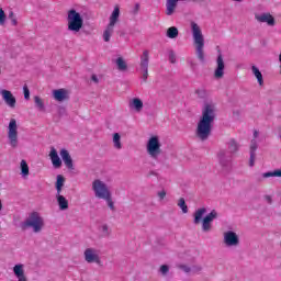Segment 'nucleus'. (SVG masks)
I'll list each match as a JSON object with an SVG mask.
<instances>
[{
  "instance_id": "1",
  "label": "nucleus",
  "mask_w": 281,
  "mask_h": 281,
  "mask_svg": "<svg viewBox=\"0 0 281 281\" xmlns=\"http://www.w3.org/2000/svg\"><path fill=\"white\" fill-rule=\"evenodd\" d=\"M214 117H216L214 114V106L210 104L204 105L202 116L200 117L195 130L196 138L201 142L207 140L212 135V124H214Z\"/></svg>"
},
{
  "instance_id": "2",
  "label": "nucleus",
  "mask_w": 281,
  "mask_h": 281,
  "mask_svg": "<svg viewBox=\"0 0 281 281\" xmlns=\"http://www.w3.org/2000/svg\"><path fill=\"white\" fill-rule=\"evenodd\" d=\"M205 212H207L205 207L198 209L193 214V223L194 225L202 223V232H211L212 223L214 222V218L218 217V213L216 210H213L203 218Z\"/></svg>"
},
{
  "instance_id": "3",
  "label": "nucleus",
  "mask_w": 281,
  "mask_h": 281,
  "mask_svg": "<svg viewBox=\"0 0 281 281\" xmlns=\"http://www.w3.org/2000/svg\"><path fill=\"white\" fill-rule=\"evenodd\" d=\"M191 29L195 45V54L201 63H205V52L203 50V47H205V40L203 38L201 27L196 22H191Z\"/></svg>"
},
{
  "instance_id": "4",
  "label": "nucleus",
  "mask_w": 281,
  "mask_h": 281,
  "mask_svg": "<svg viewBox=\"0 0 281 281\" xmlns=\"http://www.w3.org/2000/svg\"><path fill=\"white\" fill-rule=\"evenodd\" d=\"M67 25L69 32L78 34V32H80L85 25L82 14H80V12L76 11L75 9H70L67 12Z\"/></svg>"
},
{
  "instance_id": "5",
  "label": "nucleus",
  "mask_w": 281,
  "mask_h": 281,
  "mask_svg": "<svg viewBox=\"0 0 281 281\" xmlns=\"http://www.w3.org/2000/svg\"><path fill=\"white\" fill-rule=\"evenodd\" d=\"M45 222L43 217L36 212L31 213L29 218L22 224V229H26L27 227H33L35 234H38L41 229H43Z\"/></svg>"
},
{
  "instance_id": "6",
  "label": "nucleus",
  "mask_w": 281,
  "mask_h": 281,
  "mask_svg": "<svg viewBox=\"0 0 281 281\" xmlns=\"http://www.w3.org/2000/svg\"><path fill=\"white\" fill-rule=\"evenodd\" d=\"M120 21V7H115L112 14L110 15V22L103 32V41L109 43L111 41V36H113V32L115 30V23Z\"/></svg>"
},
{
  "instance_id": "7",
  "label": "nucleus",
  "mask_w": 281,
  "mask_h": 281,
  "mask_svg": "<svg viewBox=\"0 0 281 281\" xmlns=\"http://www.w3.org/2000/svg\"><path fill=\"white\" fill-rule=\"evenodd\" d=\"M92 190L97 199H109V196L111 195L109 187L100 179L93 180Z\"/></svg>"
},
{
  "instance_id": "8",
  "label": "nucleus",
  "mask_w": 281,
  "mask_h": 281,
  "mask_svg": "<svg viewBox=\"0 0 281 281\" xmlns=\"http://www.w3.org/2000/svg\"><path fill=\"white\" fill-rule=\"evenodd\" d=\"M8 138L12 148H16V146H19V125L16 124V119H11L9 122Z\"/></svg>"
},
{
  "instance_id": "9",
  "label": "nucleus",
  "mask_w": 281,
  "mask_h": 281,
  "mask_svg": "<svg viewBox=\"0 0 281 281\" xmlns=\"http://www.w3.org/2000/svg\"><path fill=\"white\" fill-rule=\"evenodd\" d=\"M147 153L151 159H157L161 155V143L159 136H151L147 142Z\"/></svg>"
},
{
  "instance_id": "10",
  "label": "nucleus",
  "mask_w": 281,
  "mask_h": 281,
  "mask_svg": "<svg viewBox=\"0 0 281 281\" xmlns=\"http://www.w3.org/2000/svg\"><path fill=\"white\" fill-rule=\"evenodd\" d=\"M83 257L86 262H88L89 265L91 263H95V265H100L101 260H100V254L98 252V250L95 248H87L83 251Z\"/></svg>"
},
{
  "instance_id": "11",
  "label": "nucleus",
  "mask_w": 281,
  "mask_h": 281,
  "mask_svg": "<svg viewBox=\"0 0 281 281\" xmlns=\"http://www.w3.org/2000/svg\"><path fill=\"white\" fill-rule=\"evenodd\" d=\"M224 244L226 247H238L240 239L235 232L228 231L224 233Z\"/></svg>"
},
{
  "instance_id": "12",
  "label": "nucleus",
  "mask_w": 281,
  "mask_h": 281,
  "mask_svg": "<svg viewBox=\"0 0 281 281\" xmlns=\"http://www.w3.org/2000/svg\"><path fill=\"white\" fill-rule=\"evenodd\" d=\"M223 76H225V60L223 59V54L218 50L214 78L221 79Z\"/></svg>"
},
{
  "instance_id": "13",
  "label": "nucleus",
  "mask_w": 281,
  "mask_h": 281,
  "mask_svg": "<svg viewBox=\"0 0 281 281\" xmlns=\"http://www.w3.org/2000/svg\"><path fill=\"white\" fill-rule=\"evenodd\" d=\"M2 100H4L5 104L9 105L10 109L16 108V98L12 94L10 90H1Z\"/></svg>"
},
{
  "instance_id": "14",
  "label": "nucleus",
  "mask_w": 281,
  "mask_h": 281,
  "mask_svg": "<svg viewBox=\"0 0 281 281\" xmlns=\"http://www.w3.org/2000/svg\"><path fill=\"white\" fill-rule=\"evenodd\" d=\"M255 19L259 23H267L270 26L276 25V18H273V15H271V13L256 14Z\"/></svg>"
},
{
  "instance_id": "15",
  "label": "nucleus",
  "mask_w": 281,
  "mask_h": 281,
  "mask_svg": "<svg viewBox=\"0 0 281 281\" xmlns=\"http://www.w3.org/2000/svg\"><path fill=\"white\" fill-rule=\"evenodd\" d=\"M53 98L57 102H65V100H69V91L64 88L53 90Z\"/></svg>"
},
{
  "instance_id": "16",
  "label": "nucleus",
  "mask_w": 281,
  "mask_h": 281,
  "mask_svg": "<svg viewBox=\"0 0 281 281\" xmlns=\"http://www.w3.org/2000/svg\"><path fill=\"white\" fill-rule=\"evenodd\" d=\"M65 166L69 168V170H74V160L71 159V155L67 149H61L59 153Z\"/></svg>"
},
{
  "instance_id": "17",
  "label": "nucleus",
  "mask_w": 281,
  "mask_h": 281,
  "mask_svg": "<svg viewBox=\"0 0 281 281\" xmlns=\"http://www.w3.org/2000/svg\"><path fill=\"white\" fill-rule=\"evenodd\" d=\"M49 157L54 168H60V166H63V160H60V157L58 156V151H56V148H50Z\"/></svg>"
},
{
  "instance_id": "18",
  "label": "nucleus",
  "mask_w": 281,
  "mask_h": 281,
  "mask_svg": "<svg viewBox=\"0 0 281 281\" xmlns=\"http://www.w3.org/2000/svg\"><path fill=\"white\" fill-rule=\"evenodd\" d=\"M13 273L16 276L19 281H27L25 277V270H23V265H15L13 267Z\"/></svg>"
},
{
  "instance_id": "19",
  "label": "nucleus",
  "mask_w": 281,
  "mask_h": 281,
  "mask_svg": "<svg viewBox=\"0 0 281 281\" xmlns=\"http://www.w3.org/2000/svg\"><path fill=\"white\" fill-rule=\"evenodd\" d=\"M148 63H150V53L148 50H144L140 56V70L148 69Z\"/></svg>"
},
{
  "instance_id": "20",
  "label": "nucleus",
  "mask_w": 281,
  "mask_h": 281,
  "mask_svg": "<svg viewBox=\"0 0 281 281\" xmlns=\"http://www.w3.org/2000/svg\"><path fill=\"white\" fill-rule=\"evenodd\" d=\"M130 108L134 109L137 113H139V112H142V109H144V101H142V99H139V98H134L130 102Z\"/></svg>"
},
{
  "instance_id": "21",
  "label": "nucleus",
  "mask_w": 281,
  "mask_h": 281,
  "mask_svg": "<svg viewBox=\"0 0 281 281\" xmlns=\"http://www.w3.org/2000/svg\"><path fill=\"white\" fill-rule=\"evenodd\" d=\"M59 210H69V201L65 195H56Z\"/></svg>"
},
{
  "instance_id": "22",
  "label": "nucleus",
  "mask_w": 281,
  "mask_h": 281,
  "mask_svg": "<svg viewBox=\"0 0 281 281\" xmlns=\"http://www.w3.org/2000/svg\"><path fill=\"white\" fill-rule=\"evenodd\" d=\"M116 67L119 71H126L128 69V65L126 64V60H124L123 57L116 58Z\"/></svg>"
},
{
  "instance_id": "23",
  "label": "nucleus",
  "mask_w": 281,
  "mask_h": 281,
  "mask_svg": "<svg viewBox=\"0 0 281 281\" xmlns=\"http://www.w3.org/2000/svg\"><path fill=\"white\" fill-rule=\"evenodd\" d=\"M20 169H21V175L23 177H30V166H27V161H25L24 159L21 160L20 162Z\"/></svg>"
},
{
  "instance_id": "24",
  "label": "nucleus",
  "mask_w": 281,
  "mask_h": 281,
  "mask_svg": "<svg viewBox=\"0 0 281 281\" xmlns=\"http://www.w3.org/2000/svg\"><path fill=\"white\" fill-rule=\"evenodd\" d=\"M113 144L116 150H122V136H120V133L113 134Z\"/></svg>"
},
{
  "instance_id": "25",
  "label": "nucleus",
  "mask_w": 281,
  "mask_h": 281,
  "mask_svg": "<svg viewBox=\"0 0 281 281\" xmlns=\"http://www.w3.org/2000/svg\"><path fill=\"white\" fill-rule=\"evenodd\" d=\"M252 74L257 78L260 87H262V85L265 83V80L262 79V72H260V69H258V67L256 66H252Z\"/></svg>"
},
{
  "instance_id": "26",
  "label": "nucleus",
  "mask_w": 281,
  "mask_h": 281,
  "mask_svg": "<svg viewBox=\"0 0 281 281\" xmlns=\"http://www.w3.org/2000/svg\"><path fill=\"white\" fill-rule=\"evenodd\" d=\"M177 36H179V29H177L176 26H170L167 30V37L168 38H177Z\"/></svg>"
},
{
  "instance_id": "27",
  "label": "nucleus",
  "mask_w": 281,
  "mask_h": 281,
  "mask_svg": "<svg viewBox=\"0 0 281 281\" xmlns=\"http://www.w3.org/2000/svg\"><path fill=\"white\" fill-rule=\"evenodd\" d=\"M34 102L40 111H45V103L43 102V99H41V97H34Z\"/></svg>"
},
{
  "instance_id": "28",
  "label": "nucleus",
  "mask_w": 281,
  "mask_h": 281,
  "mask_svg": "<svg viewBox=\"0 0 281 281\" xmlns=\"http://www.w3.org/2000/svg\"><path fill=\"white\" fill-rule=\"evenodd\" d=\"M228 150L229 153H238V143L235 139L228 142Z\"/></svg>"
},
{
  "instance_id": "29",
  "label": "nucleus",
  "mask_w": 281,
  "mask_h": 281,
  "mask_svg": "<svg viewBox=\"0 0 281 281\" xmlns=\"http://www.w3.org/2000/svg\"><path fill=\"white\" fill-rule=\"evenodd\" d=\"M178 206L182 210L183 214H188V204H186V199L180 198Z\"/></svg>"
},
{
  "instance_id": "30",
  "label": "nucleus",
  "mask_w": 281,
  "mask_h": 281,
  "mask_svg": "<svg viewBox=\"0 0 281 281\" xmlns=\"http://www.w3.org/2000/svg\"><path fill=\"white\" fill-rule=\"evenodd\" d=\"M64 186H65V177L63 175H58L56 187L63 188Z\"/></svg>"
},
{
  "instance_id": "31",
  "label": "nucleus",
  "mask_w": 281,
  "mask_h": 281,
  "mask_svg": "<svg viewBox=\"0 0 281 281\" xmlns=\"http://www.w3.org/2000/svg\"><path fill=\"white\" fill-rule=\"evenodd\" d=\"M256 150H258V144L252 139L250 143V155H256Z\"/></svg>"
},
{
  "instance_id": "32",
  "label": "nucleus",
  "mask_w": 281,
  "mask_h": 281,
  "mask_svg": "<svg viewBox=\"0 0 281 281\" xmlns=\"http://www.w3.org/2000/svg\"><path fill=\"white\" fill-rule=\"evenodd\" d=\"M104 201H106L108 206L110 210H115V205L113 204V200L111 199V194L108 198H103Z\"/></svg>"
},
{
  "instance_id": "33",
  "label": "nucleus",
  "mask_w": 281,
  "mask_h": 281,
  "mask_svg": "<svg viewBox=\"0 0 281 281\" xmlns=\"http://www.w3.org/2000/svg\"><path fill=\"white\" fill-rule=\"evenodd\" d=\"M0 25H5V11L0 8Z\"/></svg>"
},
{
  "instance_id": "34",
  "label": "nucleus",
  "mask_w": 281,
  "mask_h": 281,
  "mask_svg": "<svg viewBox=\"0 0 281 281\" xmlns=\"http://www.w3.org/2000/svg\"><path fill=\"white\" fill-rule=\"evenodd\" d=\"M23 93H24V100H30V88H27V85L23 86Z\"/></svg>"
},
{
  "instance_id": "35",
  "label": "nucleus",
  "mask_w": 281,
  "mask_h": 281,
  "mask_svg": "<svg viewBox=\"0 0 281 281\" xmlns=\"http://www.w3.org/2000/svg\"><path fill=\"white\" fill-rule=\"evenodd\" d=\"M9 19H11L12 25H19V22L16 21V16L14 15V12L9 13Z\"/></svg>"
},
{
  "instance_id": "36",
  "label": "nucleus",
  "mask_w": 281,
  "mask_h": 281,
  "mask_svg": "<svg viewBox=\"0 0 281 281\" xmlns=\"http://www.w3.org/2000/svg\"><path fill=\"white\" fill-rule=\"evenodd\" d=\"M169 61L171 64L177 63V56L175 55V52H172V50L169 53Z\"/></svg>"
},
{
  "instance_id": "37",
  "label": "nucleus",
  "mask_w": 281,
  "mask_h": 281,
  "mask_svg": "<svg viewBox=\"0 0 281 281\" xmlns=\"http://www.w3.org/2000/svg\"><path fill=\"white\" fill-rule=\"evenodd\" d=\"M255 165H256V154H250L249 166L250 168H254Z\"/></svg>"
},
{
  "instance_id": "38",
  "label": "nucleus",
  "mask_w": 281,
  "mask_h": 281,
  "mask_svg": "<svg viewBox=\"0 0 281 281\" xmlns=\"http://www.w3.org/2000/svg\"><path fill=\"white\" fill-rule=\"evenodd\" d=\"M142 71H143V76H142L143 82H147L148 81V68L143 69Z\"/></svg>"
},
{
  "instance_id": "39",
  "label": "nucleus",
  "mask_w": 281,
  "mask_h": 281,
  "mask_svg": "<svg viewBox=\"0 0 281 281\" xmlns=\"http://www.w3.org/2000/svg\"><path fill=\"white\" fill-rule=\"evenodd\" d=\"M168 271H170V269L168 268L167 265H162L160 267V272L162 273V276H166V273H168Z\"/></svg>"
},
{
  "instance_id": "40",
  "label": "nucleus",
  "mask_w": 281,
  "mask_h": 281,
  "mask_svg": "<svg viewBox=\"0 0 281 281\" xmlns=\"http://www.w3.org/2000/svg\"><path fill=\"white\" fill-rule=\"evenodd\" d=\"M158 196H159L160 201H164L166 199V191L162 190V191L158 192Z\"/></svg>"
},
{
  "instance_id": "41",
  "label": "nucleus",
  "mask_w": 281,
  "mask_h": 281,
  "mask_svg": "<svg viewBox=\"0 0 281 281\" xmlns=\"http://www.w3.org/2000/svg\"><path fill=\"white\" fill-rule=\"evenodd\" d=\"M57 190V196H63L60 192H63V187H56Z\"/></svg>"
},
{
  "instance_id": "42",
  "label": "nucleus",
  "mask_w": 281,
  "mask_h": 281,
  "mask_svg": "<svg viewBox=\"0 0 281 281\" xmlns=\"http://www.w3.org/2000/svg\"><path fill=\"white\" fill-rule=\"evenodd\" d=\"M139 12V3L135 4L134 14H137Z\"/></svg>"
},
{
  "instance_id": "43",
  "label": "nucleus",
  "mask_w": 281,
  "mask_h": 281,
  "mask_svg": "<svg viewBox=\"0 0 281 281\" xmlns=\"http://www.w3.org/2000/svg\"><path fill=\"white\" fill-rule=\"evenodd\" d=\"M91 80H93V82H98V77L95 75H92Z\"/></svg>"
},
{
  "instance_id": "44",
  "label": "nucleus",
  "mask_w": 281,
  "mask_h": 281,
  "mask_svg": "<svg viewBox=\"0 0 281 281\" xmlns=\"http://www.w3.org/2000/svg\"><path fill=\"white\" fill-rule=\"evenodd\" d=\"M266 200L268 201V203H271V196L270 195H266Z\"/></svg>"
},
{
  "instance_id": "45",
  "label": "nucleus",
  "mask_w": 281,
  "mask_h": 281,
  "mask_svg": "<svg viewBox=\"0 0 281 281\" xmlns=\"http://www.w3.org/2000/svg\"><path fill=\"white\" fill-rule=\"evenodd\" d=\"M254 137H258V131L254 132Z\"/></svg>"
},
{
  "instance_id": "46",
  "label": "nucleus",
  "mask_w": 281,
  "mask_h": 281,
  "mask_svg": "<svg viewBox=\"0 0 281 281\" xmlns=\"http://www.w3.org/2000/svg\"><path fill=\"white\" fill-rule=\"evenodd\" d=\"M3 210V204L1 203V200H0V211Z\"/></svg>"
},
{
  "instance_id": "47",
  "label": "nucleus",
  "mask_w": 281,
  "mask_h": 281,
  "mask_svg": "<svg viewBox=\"0 0 281 281\" xmlns=\"http://www.w3.org/2000/svg\"><path fill=\"white\" fill-rule=\"evenodd\" d=\"M186 271H190V268H187Z\"/></svg>"
}]
</instances>
